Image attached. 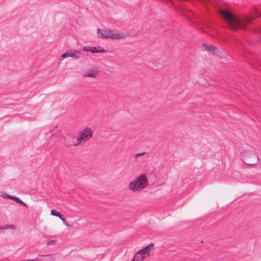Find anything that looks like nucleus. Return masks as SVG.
<instances>
[{"mask_svg": "<svg viewBox=\"0 0 261 261\" xmlns=\"http://www.w3.org/2000/svg\"><path fill=\"white\" fill-rule=\"evenodd\" d=\"M219 13L223 18L227 22L231 30H236L239 29H243L246 23H250L252 19L256 17L261 16V9H256L252 10L250 16L239 17L234 15L232 12L227 9H220Z\"/></svg>", "mask_w": 261, "mask_h": 261, "instance_id": "obj_1", "label": "nucleus"}, {"mask_svg": "<svg viewBox=\"0 0 261 261\" xmlns=\"http://www.w3.org/2000/svg\"><path fill=\"white\" fill-rule=\"evenodd\" d=\"M148 185V180L145 174H142L137 177L135 180L131 181L129 184V189L134 192H138Z\"/></svg>", "mask_w": 261, "mask_h": 261, "instance_id": "obj_2", "label": "nucleus"}, {"mask_svg": "<svg viewBox=\"0 0 261 261\" xmlns=\"http://www.w3.org/2000/svg\"><path fill=\"white\" fill-rule=\"evenodd\" d=\"M97 34L98 38H111L112 39H123L126 38L128 35L124 33H114L112 30L106 29L97 30Z\"/></svg>", "mask_w": 261, "mask_h": 261, "instance_id": "obj_3", "label": "nucleus"}, {"mask_svg": "<svg viewBox=\"0 0 261 261\" xmlns=\"http://www.w3.org/2000/svg\"><path fill=\"white\" fill-rule=\"evenodd\" d=\"M241 158L244 163L249 165L256 164L259 160L256 153L252 151L244 150L242 152Z\"/></svg>", "mask_w": 261, "mask_h": 261, "instance_id": "obj_4", "label": "nucleus"}, {"mask_svg": "<svg viewBox=\"0 0 261 261\" xmlns=\"http://www.w3.org/2000/svg\"><path fill=\"white\" fill-rule=\"evenodd\" d=\"M82 51L80 50L69 49L63 54L59 60L62 61L66 58H72L73 59L77 60L82 57Z\"/></svg>", "mask_w": 261, "mask_h": 261, "instance_id": "obj_5", "label": "nucleus"}, {"mask_svg": "<svg viewBox=\"0 0 261 261\" xmlns=\"http://www.w3.org/2000/svg\"><path fill=\"white\" fill-rule=\"evenodd\" d=\"M92 129L90 127H86L80 133L79 136L82 138L84 143H85L92 137Z\"/></svg>", "mask_w": 261, "mask_h": 261, "instance_id": "obj_6", "label": "nucleus"}, {"mask_svg": "<svg viewBox=\"0 0 261 261\" xmlns=\"http://www.w3.org/2000/svg\"><path fill=\"white\" fill-rule=\"evenodd\" d=\"M99 70L96 67H92L83 73V75L86 77H94L98 74Z\"/></svg>", "mask_w": 261, "mask_h": 261, "instance_id": "obj_7", "label": "nucleus"}, {"mask_svg": "<svg viewBox=\"0 0 261 261\" xmlns=\"http://www.w3.org/2000/svg\"><path fill=\"white\" fill-rule=\"evenodd\" d=\"M154 247V244L150 243L148 245L144 248L139 250V251L146 257V256H149L150 252Z\"/></svg>", "mask_w": 261, "mask_h": 261, "instance_id": "obj_8", "label": "nucleus"}, {"mask_svg": "<svg viewBox=\"0 0 261 261\" xmlns=\"http://www.w3.org/2000/svg\"><path fill=\"white\" fill-rule=\"evenodd\" d=\"M71 144L74 146H79L82 144H84V142L82 140V138L80 136H74L71 138Z\"/></svg>", "mask_w": 261, "mask_h": 261, "instance_id": "obj_9", "label": "nucleus"}, {"mask_svg": "<svg viewBox=\"0 0 261 261\" xmlns=\"http://www.w3.org/2000/svg\"><path fill=\"white\" fill-rule=\"evenodd\" d=\"M204 49L208 51L210 54L215 55L218 54V49L212 45L204 44Z\"/></svg>", "mask_w": 261, "mask_h": 261, "instance_id": "obj_10", "label": "nucleus"}, {"mask_svg": "<svg viewBox=\"0 0 261 261\" xmlns=\"http://www.w3.org/2000/svg\"><path fill=\"white\" fill-rule=\"evenodd\" d=\"M145 258V256L138 251L134 255V258L132 261H143Z\"/></svg>", "mask_w": 261, "mask_h": 261, "instance_id": "obj_11", "label": "nucleus"}, {"mask_svg": "<svg viewBox=\"0 0 261 261\" xmlns=\"http://www.w3.org/2000/svg\"><path fill=\"white\" fill-rule=\"evenodd\" d=\"M91 52L92 53H105V50L100 46L91 47Z\"/></svg>", "mask_w": 261, "mask_h": 261, "instance_id": "obj_12", "label": "nucleus"}, {"mask_svg": "<svg viewBox=\"0 0 261 261\" xmlns=\"http://www.w3.org/2000/svg\"><path fill=\"white\" fill-rule=\"evenodd\" d=\"M10 229L11 230H15L16 226L14 225H6L3 227H0V230H6Z\"/></svg>", "mask_w": 261, "mask_h": 261, "instance_id": "obj_13", "label": "nucleus"}, {"mask_svg": "<svg viewBox=\"0 0 261 261\" xmlns=\"http://www.w3.org/2000/svg\"><path fill=\"white\" fill-rule=\"evenodd\" d=\"M50 214L51 215L59 217L61 220H63V219L64 218L62 215H61L59 213L57 212L55 210H51Z\"/></svg>", "mask_w": 261, "mask_h": 261, "instance_id": "obj_14", "label": "nucleus"}, {"mask_svg": "<svg viewBox=\"0 0 261 261\" xmlns=\"http://www.w3.org/2000/svg\"><path fill=\"white\" fill-rule=\"evenodd\" d=\"M12 196L11 195H8L6 193H2V197L4 198V199H6V198H8V199H11V198H12Z\"/></svg>", "mask_w": 261, "mask_h": 261, "instance_id": "obj_15", "label": "nucleus"}, {"mask_svg": "<svg viewBox=\"0 0 261 261\" xmlns=\"http://www.w3.org/2000/svg\"><path fill=\"white\" fill-rule=\"evenodd\" d=\"M11 199L15 201L17 203H19L20 201H21V200L19 198L14 196H12Z\"/></svg>", "mask_w": 261, "mask_h": 261, "instance_id": "obj_16", "label": "nucleus"}, {"mask_svg": "<svg viewBox=\"0 0 261 261\" xmlns=\"http://www.w3.org/2000/svg\"><path fill=\"white\" fill-rule=\"evenodd\" d=\"M83 50L85 51H90L91 52V46H84L83 48Z\"/></svg>", "mask_w": 261, "mask_h": 261, "instance_id": "obj_17", "label": "nucleus"}, {"mask_svg": "<svg viewBox=\"0 0 261 261\" xmlns=\"http://www.w3.org/2000/svg\"><path fill=\"white\" fill-rule=\"evenodd\" d=\"M145 154H146L145 152H141V153H138L135 154V156L136 157V158H138V157H139L140 156L143 155H144Z\"/></svg>", "mask_w": 261, "mask_h": 261, "instance_id": "obj_18", "label": "nucleus"}, {"mask_svg": "<svg viewBox=\"0 0 261 261\" xmlns=\"http://www.w3.org/2000/svg\"><path fill=\"white\" fill-rule=\"evenodd\" d=\"M63 223L66 225L67 227H71V225L69 224L67 221H66L65 219L64 218L63 220H62Z\"/></svg>", "mask_w": 261, "mask_h": 261, "instance_id": "obj_19", "label": "nucleus"}, {"mask_svg": "<svg viewBox=\"0 0 261 261\" xmlns=\"http://www.w3.org/2000/svg\"><path fill=\"white\" fill-rule=\"evenodd\" d=\"M18 203L21 204L23 206L27 207V204L25 203H24L23 201H22V200H21V201H20Z\"/></svg>", "mask_w": 261, "mask_h": 261, "instance_id": "obj_20", "label": "nucleus"}, {"mask_svg": "<svg viewBox=\"0 0 261 261\" xmlns=\"http://www.w3.org/2000/svg\"><path fill=\"white\" fill-rule=\"evenodd\" d=\"M18 203L21 204L23 206L27 207V204L25 203H24L23 201H22V200H21V201H20Z\"/></svg>", "mask_w": 261, "mask_h": 261, "instance_id": "obj_21", "label": "nucleus"}, {"mask_svg": "<svg viewBox=\"0 0 261 261\" xmlns=\"http://www.w3.org/2000/svg\"><path fill=\"white\" fill-rule=\"evenodd\" d=\"M55 242V240H51L47 242V245H50L51 244L54 243Z\"/></svg>", "mask_w": 261, "mask_h": 261, "instance_id": "obj_22", "label": "nucleus"}, {"mask_svg": "<svg viewBox=\"0 0 261 261\" xmlns=\"http://www.w3.org/2000/svg\"><path fill=\"white\" fill-rule=\"evenodd\" d=\"M27 261H37L36 259H28Z\"/></svg>", "mask_w": 261, "mask_h": 261, "instance_id": "obj_23", "label": "nucleus"}]
</instances>
